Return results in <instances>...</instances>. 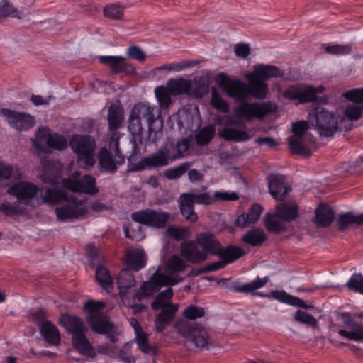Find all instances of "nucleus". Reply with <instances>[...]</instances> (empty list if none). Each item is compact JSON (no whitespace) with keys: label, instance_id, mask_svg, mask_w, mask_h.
Returning <instances> with one entry per match:
<instances>
[{"label":"nucleus","instance_id":"1","mask_svg":"<svg viewBox=\"0 0 363 363\" xmlns=\"http://www.w3.org/2000/svg\"><path fill=\"white\" fill-rule=\"evenodd\" d=\"M62 203H64L62 206L57 207L55 210L59 220L65 221L78 218L86 213L83 199H78L73 194H69L65 190L57 187L45 188L44 193L40 194V198L37 199L38 206L44 204L55 206Z\"/></svg>","mask_w":363,"mask_h":363},{"label":"nucleus","instance_id":"2","mask_svg":"<svg viewBox=\"0 0 363 363\" xmlns=\"http://www.w3.org/2000/svg\"><path fill=\"white\" fill-rule=\"evenodd\" d=\"M189 146L190 140L188 138L182 139L176 143L168 140L157 152L143 158L133 170L140 171L167 166L173 161L184 157Z\"/></svg>","mask_w":363,"mask_h":363},{"label":"nucleus","instance_id":"3","mask_svg":"<svg viewBox=\"0 0 363 363\" xmlns=\"http://www.w3.org/2000/svg\"><path fill=\"white\" fill-rule=\"evenodd\" d=\"M204 315V308L191 304L182 311V317L186 320H178L174 325L178 333L199 348H204L208 345V333L203 325L188 320H194Z\"/></svg>","mask_w":363,"mask_h":363},{"label":"nucleus","instance_id":"4","mask_svg":"<svg viewBox=\"0 0 363 363\" xmlns=\"http://www.w3.org/2000/svg\"><path fill=\"white\" fill-rule=\"evenodd\" d=\"M269 281V278L265 276L263 278L257 277L252 282L244 284L241 286L233 287V291L237 293L252 294L259 297H272L273 298L290 306L299 307L303 309H308L311 307L306 304L298 297L294 296L284 291H273L271 295L263 292H255L256 290L264 287Z\"/></svg>","mask_w":363,"mask_h":363},{"label":"nucleus","instance_id":"5","mask_svg":"<svg viewBox=\"0 0 363 363\" xmlns=\"http://www.w3.org/2000/svg\"><path fill=\"white\" fill-rule=\"evenodd\" d=\"M140 120L146 121L148 125L147 140L156 143L162 138L163 121L160 118V111L147 102L138 103L130 111Z\"/></svg>","mask_w":363,"mask_h":363},{"label":"nucleus","instance_id":"6","mask_svg":"<svg viewBox=\"0 0 363 363\" xmlns=\"http://www.w3.org/2000/svg\"><path fill=\"white\" fill-rule=\"evenodd\" d=\"M277 106L272 101L247 102L245 101L234 108L235 116L227 117L228 125H237V118L246 121L262 120L267 115L275 113Z\"/></svg>","mask_w":363,"mask_h":363},{"label":"nucleus","instance_id":"7","mask_svg":"<svg viewBox=\"0 0 363 363\" xmlns=\"http://www.w3.org/2000/svg\"><path fill=\"white\" fill-rule=\"evenodd\" d=\"M60 324L72 335L73 347L83 354L91 355V343L86 336L87 328L82 319L65 314L62 315Z\"/></svg>","mask_w":363,"mask_h":363},{"label":"nucleus","instance_id":"8","mask_svg":"<svg viewBox=\"0 0 363 363\" xmlns=\"http://www.w3.org/2000/svg\"><path fill=\"white\" fill-rule=\"evenodd\" d=\"M308 122L320 136H333L337 130V116L334 112L322 106L311 110L308 116Z\"/></svg>","mask_w":363,"mask_h":363},{"label":"nucleus","instance_id":"9","mask_svg":"<svg viewBox=\"0 0 363 363\" xmlns=\"http://www.w3.org/2000/svg\"><path fill=\"white\" fill-rule=\"evenodd\" d=\"M182 281L180 278L167 276L159 267L156 272L150 277V279L143 282L139 290L135 293L134 297L138 301L150 297L157 292L163 286H174Z\"/></svg>","mask_w":363,"mask_h":363},{"label":"nucleus","instance_id":"10","mask_svg":"<svg viewBox=\"0 0 363 363\" xmlns=\"http://www.w3.org/2000/svg\"><path fill=\"white\" fill-rule=\"evenodd\" d=\"M213 203V199L208 193L194 194L191 193L182 194L179 200L181 214L190 223H195L198 216L194 211V204L208 205Z\"/></svg>","mask_w":363,"mask_h":363},{"label":"nucleus","instance_id":"11","mask_svg":"<svg viewBox=\"0 0 363 363\" xmlns=\"http://www.w3.org/2000/svg\"><path fill=\"white\" fill-rule=\"evenodd\" d=\"M40 188L35 183H13L6 194L15 197L20 205L36 207Z\"/></svg>","mask_w":363,"mask_h":363},{"label":"nucleus","instance_id":"12","mask_svg":"<svg viewBox=\"0 0 363 363\" xmlns=\"http://www.w3.org/2000/svg\"><path fill=\"white\" fill-rule=\"evenodd\" d=\"M245 253V251L238 246L233 245H228L225 247L224 251L220 252L219 255H213V256L219 257L220 260L201 267L197 270L196 274L208 273L223 269L227 265L239 259L244 256Z\"/></svg>","mask_w":363,"mask_h":363},{"label":"nucleus","instance_id":"13","mask_svg":"<svg viewBox=\"0 0 363 363\" xmlns=\"http://www.w3.org/2000/svg\"><path fill=\"white\" fill-rule=\"evenodd\" d=\"M216 82L229 97L242 102L248 99L247 83L242 80L232 79L227 74L220 73L216 77Z\"/></svg>","mask_w":363,"mask_h":363},{"label":"nucleus","instance_id":"14","mask_svg":"<svg viewBox=\"0 0 363 363\" xmlns=\"http://www.w3.org/2000/svg\"><path fill=\"white\" fill-rule=\"evenodd\" d=\"M169 218L168 213L152 209L141 210L131 214V218L135 223L157 228L165 227Z\"/></svg>","mask_w":363,"mask_h":363},{"label":"nucleus","instance_id":"15","mask_svg":"<svg viewBox=\"0 0 363 363\" xmlns=\"http://www.w3.org/2000/svg\"><path fill=\"white\" fill-rule=\"evenodd\" d=\"M324 90L323 86L314 88L313 86L300 84L291 86L283 92V96L290 100H298V103H308L318 100L316 94L322 93Z\"/></svg>","mask_w":363,"mask_h":363},{"label":"nucleus","instance_id":"16","mask_svg":"<svg viewBox=\"0 0 363 363\" xmlns=\"http://www.w3.org/2000/svg\"><path fill=\"white\" fill-rule=\"evenodd\" d=\"M0 114L6 118L11 127L19 131L28 130L33 128L35 123L34 117L27 113L1 108L0 109Z\"/></svg>","mask_w":363,"mask_h":363},{"label":"nucleus","instance_id":"17","mask_svg":"<svg viewBox=\"0 0 363 363\" xmlns=\"http://www.w3.org/2000/svg\"><path fill=\"white\" fill-rule=\"evenodd\" d=\"M69 146L84 164L91 165V138L89 136L75 135L69 142Z\"/></svg>","mask_w":363,"mask_h":363},{"label":"nucleus","instance_id":"18","mask_svg":"<svg viewBox=\"0 0 363 363\" xmlns=\"http://www.w3.org/2000/svg\"><path fill=\"white\" fill-rule=\"evenodd\" d=\"M196 240H186L182 243L180 252L183 258L192 264H199L208 259L206 252L199 249Z\"/></svg>","mask_w":363,"mask_h":363},{"label":"nucleus","instance_id":"19","mask_svg":"<svg viewBox=\"0 0 363 363\" xmlns=\"http://www.w3.org/2000/svg\"><path fill=\"white\" fill-rule=\"evenodd\" d=\"M99 60L101 64L108 65L115 74H133L136 72L135 68L124 57L99 56Z\"/></svg>","mask_w":363,"mask_h":363},{"label":"nucleus","instance_id":"20","mask_svg":"<svg viewBox=\"0 0 363 363\" xmlns=\"http://www.w3.org/2000/svg\"><path fill=\"white\" fill-rule=\"evenodd\" d=\"M284 73L278 67L269 65H257L253 70L245 74L247 79H258L264 82L273 77H283Z\"/></svg>","mask_w":363,"mask_h":363},{"label":"nucleus","instance_id":"21","mask_svg":"<svg viewBox=\"0 0 363 363\" xmlns=\"http://www.w3.org/2000/svg\"><path fill=\"white\" fill-rule=\"evenodd\" d=\"M128 129L132 135L130 143L132 145V152L133 154H138L140 145L144 142L143 136V125L141 120L130 111L128 117Z\"/></svg>","mask_w":363,"mask_h":363},{"label":"nucleus","instance_id":"22","mask_svg":"<svg viewBox=\"0 0 363 363\" xmlns=\"http://www.w3.org/2000/svg\"><path fill=\"white\" fill-rule=\"evenodd\" d=\"M196 241L199 246L202 248L206 255H219L220 252L224 251L225 247L222 246L216 236L208 232L198 233L196 235Z\"/></svg>","mask_w":363,"mask_h":363},{"label":"nucleus","instance_id":"23","mask_svg":"<svg viewBox=\"0 0 363 363\" xmlns=\"http://www.w3.org/2000/svg\"><path fill=\"white\" fill-rule=\"evenodd\" d=\"M160 309H161V312L155 318V326L157 333H162L165 328L172 323L178 307L177 305L168 303L163 305Z\"/></svg>","mask_w":363,"mask_h":363},{"label":"nucleus","instance_id":"24","mask_svg":"<svg viewBox=\"0 0 363 363\" xmlns=\"http://www.w3.org/2000/svg\"><path fill=\"white\" fill-rule=\"evenodd\" d=\"M147 257L142 248H135L125 254V265L128 269L138 272L145 267Z\"/></svg>","mask_w":363,"mask_h":363},{"label":"nucleus","instance_id":"25","mask_svg":"<svg viewBox=\"0 0 363 363\" xmlns=\"http://www.w3.org/2000/svg\"><path fill=\"white\" fill-rule=\"evenodd\" d=\"M264 208L259 203H254L249 208L247 213L239 215L235 220V225L237 227H247L256 223L260 218Z\"/></svg>","mask_w":363,"mask_h":363},{"label":"nucleus","instance_id":"26","mask_svg":"<svg viewBox=\"0 0 363 363\" xmlns=\"http://www.w3.org/2000/svg\"><path fill=\"white\" fill-rule=\"evenodd\" d=\"M52 137L50 129L45 127L39 128L35 139L33 140V147L37 150L39 156L49 153L48 144Z\"/></svg>","mask_w":363,"mask_h":363},{"label":"nucleus","instance_id":"27","mask_svg":"<svg viewBox=\"0 0 363 363\" xmlns=\"http://www.w3.org/2000/svg\"><path fill=\"white\" fill-rule=\"evenodd\" d=\"M40 333L44 340L50 345H59L61 336L57 326L51 321L46 320L40 325Z\"/></svg>","mask_w":363,"mask_h":363},{"label":"nucleus","instance_id":"28","mask_svg":"<svg viewBox=\"0 0 363 363\" xmlns=\"http://www.w3.org/2000/svg\"><path fill=\"white\" fill-rule=\"evenodd\" d=\"M335 220V212L327 203H320L315 209V223L318 226L328 227Z\"/></svg>","mask_w":363,"mask_h":363},{"label":"nucleus","instance_id":"29","mask_svg":"<svg viewBox=\"0 0 363 363\" xmlns=\"http://www.w3.org/2000/svg\"><path fill=\"white\" fill-rule=\"evenodd\" d=\"M95 279L101 289L107 294H111L114 289L113 279L109 270L104 265L97 267L95 272Z\"/></svg>","mask_w":363,"mask_h":363},{"label":"nucleus","instance_id":"30","mask_svg":"<svg viewBox=\"0 0 363 363\" xmlns=\"http://www.w3.org/2000/svg\"><path fill=\"white\" fill-rule=\"evenodd\" d=\"M249 83L247 86V97L255 98L257 99L263 100L268 97L269 89L268 85L261 80L247 79Z\"/></svg>","mask_w":363,"mask_h":363},{"label":"nucleus","instance_id":"31","mask_svg":"<svg viewBox=\"0 0 363 363\" xmlns=\"http://www.w3.org/2000/svg\"><path fill=\"white\" fill-rule=\"evenodd\" d=\"M191 80L182 77L170 79L167 82L166 87L169 90L172 96L189 94L191 89Z\"/></svg>","mask_w":363,"mask_h":363},{"label":"nucleus","instance_id":"32","mask_svg":"<svg viewBox=\"0 0 363 363\" xmlns=\"http://www.w3.org/2000/svg\"><path fill=\"white\" fill-rule=\"evenodd\" d=\"M108 131H118L124 121L123 108L116 105H111L108 110Z\"/></svg>","mask_w":363,"mask_h":363},{"label":"nucleus","instance_id":"33","mask_svg":"<svg viewBox=\"0 0 363 363\" xmlns=\"http://www.w3.org/2000/svg\"><path fill=\"white\" fill-rule=\"evenodd\" d=\"M264 226L267 231L275 234H279L287 230L286 223L275 212L266 214Z\"/></svg>","mask_w":363,"mask_h":363},{"label":"nucleus","instance_id":"34","mask_svg":"<svg viewBox=\"0 0 363 363\" xmlns=\"http://www.w3.org/2000/svg\"><path fill=\"white\" fill-rule=\"evenodd\" d=\"M276 213L285 223L294 220L298 216V207L295 203H281L276 206Z\"/></svg>","mask_w":363,"mask_h":363},{"label":"nucleus","instance_id":"35","mask_svg":"<svg viewBox=\"0 0 363 363\" xmlns=\"http://www.w3.org/2000/svg\"><path fill=\"white\" fill-rule=\"evenodd\" d=\"M114 326L110 317L106 313L92 317V332L104 335L109 333L110 330L113 329Z\"/></svg>","mask_w":363,"mask_h":363},{"label":"nucleus","instance_id":"36","mask_svg":"<svg viewBox=\"0 0 363 363\" xmlns=\"http://www.w3.org/2000/svg\"><path fill=\"white\" fill-rule=\"evenodd\" d=\"M135 284L134 276L126 269H122L117 279V286L119 294L124 298L128 291Z\"/></svg>","mask_w":363,"mask_h":363},{"label":"nucleus","instance_id":"37","mask_svg":"<svg viewBox=\"0 0 363 363\" xmlns=\"http://www.w3.org/2000/svg\"><path fill=\"white\" fill-rule=\"evenodd\" d=\"M342 320L347 328L351 329V331H347L346 330H342V329L338 331V333L341 336L352 340V336H351L350 335H347L345 333H350L352 335L353 334L354 335H359V333H360L359 331H361L363 324H360V323H357V321H355L353 319V318L351 316V315L347 312L342 313Z\"/></svg>","mask_w":363,"mask_h":363},{"label":"nucleus","instance_id":"38","mask_svg":"<svg viewBox=\"0 0 363 363\" xmlns=\"http://www.w3.org/2000/svg\"><path fill=\"white\" fill-rule=\"evenodd\" d=\"M218 135L225 140H232L237 143L245 142L250 139V135L247 131L230 127H225L218 133Z\"/></svg>","mask_w":363,"mask_h":363},{"label":"nucleus","instance_id":"39","mask_svg":"<svg viewBox=\"0 0 363 363\" xmlns=\"http://www.w3.org/2000/svg\"><path fill=\"white\" fill-rule=\"evenodd\" d=\"M242 241L253 247L261 246L267 240L264 230L257 228L250 230L242 237Z\"/></svg>","mask_w":363,"mask_h":363},{"label":"nucleus","instance_id":"40","mask_svg":"<svg viewBox=\"0 0 363 363\" xmlns=\"http://www.w3.org/2000/svg\"><path fill=\"white\" fill-rule=\"evenodd\" d=\"M123 135L119 131H108V147L114 156L118 158L117 163L122 164L124 162L125 156L119 149V141Z\"/></svg>","mask_w":363,"mask_h":363},{"label":"nucleus","instance_id":"41","mask_svg":"<svg viewBox=\"0 0 363 363\" xmlns=\"http://www.w3.org/2000/svg\"><path fill=\"white\" fill-rule=\"evenodd\" d=\"M104 16L112 21H122L125 15V6L117 3H111L103 9Z\"/></svg>","mask_w":363,"mask_h":363},{"label":"nucleus","instance_id":"42","mask_svg":"<svg viewBox=\"0 0 363 363\" xmlns=\"http://www.w3.org/2000/svg\"><path fill=\"white\" fill-rule=\"evenodd\" d=\"M186 264L185 262L178 255L172 256L167 264V270L169 273L168 276H172L177 278L183 279L176 275L178 272H183L186 270Z\"/></svg>","mask_w":363,"mask_h":363},{"label":"nucleus","instance_id":"43","mask_svg":"<svg viewBox=\"0 0 363 363\" xmlns=\"http://www.w3.org/2000/svg\"><path fill=\"white\" fill-rule=\"evenodd\" d=\"M155 96L160 109H167L172 103V94L169 90L164 86H157L155 89Z\"/></svg>","mask_w":363,"mask_h":363},{"label":"nucleus","instance_id":"44","mask_svg":"<svg viewBox=\"0 0 363 363\" xmlns=\"http://www.w3.org/2000/svg\"><path fill=\"white\" fill-rule=\"evenodd\" d=\"M270 194L277 200L282 201L291 191L286 183H268Z\"/></svg>","mask_w":363,"mask_h":363},{"label":"nucleus","instance_id":"45","mask_svg":"<svg viewBox=\"0 0 363 363\" xmlns=\"http://www.w3.org/2000/svg\"><path fill=\"white\" fill-rule=\"evenodd\" d=\"M353 224H357V218L352 211L339 215L336 222L337 228L340 232H344Z\"/></svg>","mask_w":363,"mask_h":363},{"label":"nucleus","instance_id":"46","mask_svg":"<svg viewBox=\"0 0 363 363\" xmlns=\"http://www.w3.org/2000/svg\"><path fill=\"white\" fill-rule=\"evenodd\" d=\"M135 342L138 348L144 354L152 353L153 355H156L157 350L150 345L147 334L144 331L135 334Z\"/></svg>","mask_w":363,"mask_h":363},{"label":"nucleus","instance_id":"47","mask_svg":"<svg viewBox=\"0 0 363 363\" xmlns=\"http://www.w3.org/2000/svg\"><path fill=\"white\" fill-rule=\"evenodd\" d=\"M26 208L18 203H11L4 201L0 204V212L6 216H20L25 213Z\"/></svg>","mask_w":363,"mask_h":363},{"label":"nucleus","instance_id":"48","mask_svg":"<svg viewBox=\"0 0 363 363\" xmlns=\"http://www.w3.org/2000/svg\"><path fill=\"white\" fill-rule=\"evenodd\" d=\"M345 286L350 291L363 295V275L361 273L352 274Z\"/></svg>","mask_w":363,"mask_h":363},{"label":"nucleus","instance_id":"49","mask_svg":"<svg viewBox=\"0 0 363 363\" xmlns=\"http://www.w3.org/2000/svg\"><path fill=\"white\" fill-rule=\"evenodd\" d=\"M215 128L210 125L201 128L196 135V143L199 145L208 144L215 135Z\"/></svg>","mask_w":363,"mask_h":363},{"label":"nucleus","instance_id":"50","mask_svg":"<svg viewBox=\"0 0 363 363\" xmlns=\"http://www.w3.org/2000/svg\"><path fill=\"white\" fill-rule=\"evenodd\" d=\"M363 113V104L360 103H349L345 109V116L350 121H357Z\"/></svg>","mask_w":363,"mask_h":363},{"label":"nucleus","instance_id":"51","mask_svg":"<svg viewBox=\"0 0 363 363\" xmlns=\"http://www.w3.org/2000/svg\"><path fill=\"white\" fill-rule=\"evenodd\" d=\"M172 296L173 290L172 288H168L160 292L152 303V308L154 310H159L163 305L169 303Z\"/></svg>","mask_w":363,"mask_h":363},{"label":"nucleus","instance_id":"52","mask_svg":"<svg viewBox=\"0 0 363 363\" xmlns=\"http://www.w3.org/2000/svg\"><path fill=\"white\" fill-rule=\"evenodd\" d=\"M99 160L100 165L106 170L113 172L116 169V164L118 163L113 162L109 152L106 148L101 150L99 155ZM117 160L118 158L116 160Z\"/></svg>","mask_w":363,"mask_h":363},{"label":"nucleus","instance_id":"53","mask_svg":"<svg viewBox=\"0 0 363 363\" xmlns=\"http://www.w3.org/2000/svg\"><path fill=\"white\" fill-rule=\"evenodd\" d=\"M289 148L293 153L309 155V151L303 143L302 138L291 136L289 138Z\"/></svg>","mask_w":363,"mask_h":363},{"label":"nucleus","instance_id":"54","mask_svg":"<svg viewBox=\"0 0 363 363\" xmlns=\"http://www.w3.org/2000/svg\"><path fill=\"white\" fill-rule=\"evenodd\" d=\"M11 175L17 180L21 179V174L18 169H14L11 165L6 164L0 161V180L9 179Z\"/></svg>","mask_w":363,"mask_h":363},{"label":"nucleus","instance_id":"55","mask_svg":"<svg viewBox=\"0 0 363 363\" xmlns=\"http://www.w3.org/2000/svg\"><path fill=\"white\" fill-rule=\"evenodd\" d=\"M67 147V141L63 135L57 133L52 134L51 139L48 144V151L50 152V149L57 150H64Z\"/></svg>","mask_w":363,"mask_h":363},{"label":"nucleus","instance_id":"56","mask_svg":"<svg viewBox=\"0 0 363 363\" xmlns=\"http://www.w3.org/2000/svg\"><path fill=\"white\" fill-rule=\"evenodd\" d=\"M294 318L296 321L311 327L317 325L316 319L312 315L301 310H298L295 313Z\"/></svg>","mask_w":363,"mask_h":363},{"label":"nucleus","instance_id":"57","mask_svg":"<svg viewBox=\"0 0 363 363\" xmlns=\"http://www.w3.org/2000/svg\"><path fill=\"white\" fill-rule=\"evenodd\" d=\"M65 189L73 193L91 194V183H61Z\"/></svg>","mask_w":363,"mask_h":363},{"label":"nucleus","instance_id":"58","mask_svg":"<svg viewBox=\"0 0 363 363\" xmlns=\"http://www.w3.org/2000/svg\"><path fill=\"white\" fill-rule=\"evenodd\" d=\"M324 48L327 53L331 55H344L352 52V47L350 45H327Z\"/></svg>","mask_w":363,"mask_h":363},{"label":"nucleus","instance_id":"59","mask_svg":"<svg viewBox=\"0 0 363 363\" xmlns=\"http://www.w3.org/2000/svg\"><path fill=\"white\" fill-rule=\"evenodd\" d=\"M211 105L222 113H227L229 111L228 103L215 90L211 93Z\"/></svg>","mask_w":363,"mask_h":363},{"label":"nucleus","instance_id":"60","mask_svg":"<svg viewBox=\"0 0 363 363\" xmlns=\"http://www.w3.org/2000/svg\"><path fill=\"white\" fill-rule=\"evenodd\" d=\"M189 168V164L186 163L181 164L175 168L169 169L165 171V177L169 179H177L180 178Z\"/></svg>","mask_w":363,"mask_h":363},{"label":"nucleus","instance_id":"61","mask_svg":"<svg viewBox=\"0 0 363 363\" xmlns=\"http://www.w3.org/2000/svg\"><path fill=\"white\" fill-rule=\"evenodd\" d=\"M193 116L187 111H182L178 113L177 125L179 129H190L193 125Z\"/></svg>","mask_w":363,"mask_h":363},{"label":"nucleus","instance_id":"62","mask_svg":"<svg viewBox=\"0 0 363 363\" xmlns=\"http://www.w3.org/2000/svg\"><path fill=\"white\" fill-rule=\"evenodd\" d=\"M9 16L20 18L18 10L9 3V0H2L0 3V17Z\"/></svg>","mask_w":363,"mask_h":363},{"label":"nucleus","instance_id":"63","mask_svg":"<svg viewBox=\"0 0 363 363\" xmlns=\"http://www.w3.org/2000/svg\"><path fill=\"white\" fill-rule=\"evenodd\" d=\"M342 96L350 101V103H360L363 104V89H354L345 91Z\"/></svg>","mask_w":363,"mask_h":363},{"label":"nucleus","instance_id":"64","mask_svg":"<svg viewBox=\"0 0 363 363\" xmlns=\"http://www.w3.org/2000/svg\"><path fill=\"white\" fill-rule=\"evenodd\" d=\"M169 232L176 240L179 241L187 238L190 235L189 228L184 227H171L169 228Z\"/></svg>","mask_w":363,"mask_h":363}]
</instances>
